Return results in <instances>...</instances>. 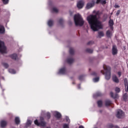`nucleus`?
<instances>
[{
    "label": "nucleus",
    "mask_w": 128,
    "mask_h": 128,
    "mask_svg": "<svg viewBox=\"0 0 128 128\" xmlns=\"http://www.w3.org/2000/svg\"><path fill=\"white\" fill-rule=\"evenodd\" d=\"M100 18V13L96 12L95 15H90L87 17V20L94 32H98V30L102 28V22L98 20Z\"/></svg>",
    "instance_id": "f257e3e1"
},
{
    "label": "nucleus",
    "mask_w": 128,
    "mask_h": 128,
    "mask_svg": "<svg viewBox=\"0 0 128 128\" xmlns=\"http://www.w3.org/2000/svg\"><path fill=\"white\" fill-rule=\"evenodd\" d=\"M74 22L76 26H82L84 24V18L80 14H77L74 16Z\"/></svg>",
    "instance_id": "f03ea898"
},
{
    "label": "nucleus",
    "mask_w": 128,
    "mask_h": 128,
    "mask_svg": "<svg viewBox=\"0 0 128 128\" xmlns=\"http://www.w3.org/2000/svg\"><path fill=\"white\" fill-rule=\"evenodd\" d=\"M103 68L104 71H101V72L103 74H105L106 80H108L110 78V67L106 65H104Z\"/></svg>",
    "instance_id": "7ed1b4c3"
},
{
    "label": "nucleus",
    "mask_w": 128,
    "mask_h": 128,
    "mask_svg": "<svg viewBox=\"0 0 128 128\" xmlns=\"http://www.w3.org/2000/svg\"><path fill=\"white\" fill-rule=\"evenodd\" d=\"M44 120V117H40V122H38V120H35L34 122L36 126H46V123L45 122L42 121Z\"/></svg>",
    "instance_id": "20e7f679"
},
{
    "label": "nucleus",
    "mask_w": 128,
    "mask_h": 128,
    "mask_svg": "<svg viewBox=\"0 0 128 128\" xmlns=\"http://www.w3.org/2000/svg\"><path fill=\"white\" fill-rule=\"evenodd\" d=\"M0 52L6 54V48L4 46V43L0 40Z\"/></svg>",
    "instance_id": "39448f33"
},
{
    "label": "nucleus",
    "mask_w": 128,
    "mask_h": 128,
    "mask_svg": "<svg viewBox=\"0 0 128 128\" xmlns=\"http://www.w3.org/2000/svg\"><path fill=\"white\" fill-rule=\"evenodd\" d=\"M116 116L118 118H124V112L123 110H117Z\"/></svg>",
    "instance_id": "423d86ee"
},
{
    "label": "nucleus",
    "mask_w": 128,
    "mask_h": 128,
    "mask_svg": "<svg viewBox=\"0 0 128 128\" xmlns=\"http://www.w3.org/2000/svg\"><path fill=\"white\" fill-rule=\"evenodd\" d=\"M58 74H66V67H62L60 68Z\"/></svg>",
    "instance_id": "0eeeda50"
},
{
    "label": "nucleus",
    "mask_w": 128,
    "mask_h": 128,
    "mask_svg": "<svg viewBox=\"0 0 128 128\" xmlns=\"http://www.w3.org/2000/svg\"><path fill=\"white\" fill-rule=\"evenodd\" d=\"M54 116H56L57 118H60L62 117V114L60 113V112H56V111H54L52 112Z\"/></svg>",
    "instance_id": "6e6552de"
},
{
    "label": "nucleus",
    "mask_w": 128,
    "mask_h": 128,
    "mask_svg": "<svg viewBox=\"0 0 128 128\" xmlns=\"http://www.w3.org/2000/svg\"><path fill=\"white\" fill-rule=\"evenodd\" d=\"M84 2L83 0L79 1L77 4V6L78 8H82Z\"/></svg>",
    "instance_id": "1a4fd4ad"
},
{
    "label": "nucleus",
    "mask_w": 128,
    "mask_h": 128,
    "mask_svg": "<svg viewBox=\"0 0 128 128\" xmlns=\"http://www.w3.org/2000/svg\"><path fill=\"white\" fill-rule=\"evenodd\" d=\"M113 30H108L106 32V36L108 38H112V36Z\"/></svg>",
    "instance_id": "9d476101"
},
{
    "label": "nucleus",
    "mask_w": 128,
    "mask_h": 128,
    "mask_svg": "<svg viewBox=\"0 0 128 128\" xmlns=\"http://www.w3.org/2000/svg\"><path fill=\"white\" fill-rule=\"evenodd\" d=\"M74 62V60L72 58V56H70L67 58L66 62L69 64H72Z\"/></svg>",
    "instance_id": "9b49d317"
},
{
    "label": "nucleus",
    "mask_w": 128,
    "mask_h": 128,
    "mask_svg": "<svg viewBox=\"0 0 128 128\" xmlns=\"http://www.w3.org/2000/svg\"><path fill=\"white\" fill-rule=\"evenodd\" d=\"M124 84L125 86V91L128 92V79H124Z\"/></svg>",
    "instance_id": "f8f14e48"
},
{
    "label": "nucleus",
    "mask_w": 128,
    "mask_h": 128,
    "mask_svg": "<svg viewBox=\"0 0 128 128\" xmlns=\"http://www.w3.org/2000/svg\"><path fill=\"white\" fill-rule=\"evenodd\" d=\"M112 54L114 56L118 54V49L116 48V46H114L112 48Z\"/></svg>",
    "instance_id": "ddd939ff"
},
{
    "label": "nucleus",
    "mask_w": 128,
    "mask_h": 128,
    "mask_svg": "<svg viewBox=\"0 0 128 128\" xmlns=\"http://www.w3.org/2000/svg\"><path fill=\"white\" fill-rule=\"evenodd\" d=\"M112 80L114 82H116L117 84L119 82L120 80H118V77H116V76L114 75L112 76Z\"/></svg>",
    "instance_id": "4468645a"
},
{
    "label": "nucleus",
    "mask_w": 128,
    "mask_h": 128,
    "mask_svg": "<svg viewBox=\"0 0 128 128\" xmlns=\"http://www.w3.org/2000/svg\"><path fill=\"white\" fill-rule=\"evenodd\" d=\"M109 26L110 28V30H114V27L112 26H114V20H109Z\"/></svg>",
    "instance_id": "2eb2a0df"
},
{
    "label": "nucleus",
    "mask_w": 128,
    "mask_h": 128,
    "mask_svg": "<svg viewBox=\"0 0 128 128\" xmlns=\"http://www.w3.org/2000/svg\"><path fill=\"white\" fill-rule=\"evenodd\" d=\"M44 118L45 120H50V113L48 112L46 113L44 116Z\"/></svg>",
    "instance_id": "dca6fc26"
},
{
    "label": "nucleus",
    "mask_w": 128,
    "mask_h": 128,
    "mask_svg": "<svg viewBox=\"0 0 128 128\" xmlns=\"http://www.w3.org/2000/svg\"><path fill=\"white\" fill-rule=\"evenodd\" d=\"M110 94L113 98H118V94H114V93L112 92H111L110 93Z\"/></svg>",
    "instance_id": "f3484780"
},
{
    "label": "nucleus",
    "mask_w": 128,
    "mask_h": 128,
    "mask_svg": "<svg viewBox=\"0 0 128 128\" xmlns=\"http://www.w3.org/2000/svg\"><path fill=\"white\" fill-rule=\"evenodd\" d=\"M94 6V2L88 3L86 5V8H88V9L91 8H92Z\"/></svg>",
    "instance_id": "a211bd4d"
},
{
    "label": "nucleus",
    "mask_w": 128,
    "mask_h": 128,
    "mask_svg": "<svg viewBox=\"0 0 128 128\" xmlns=\"http://www.w3.org/2000/svg\"><path fill=\"white\" fill-rule=\"evenodd\" d=\"M6 124H7L6 121L2 120L0 122L1 127L4 128V126H6Z\"/></svg>",
    "instance_id": "6ab92c4d"
},
{
    "label": "nucleus",
    "mask_w": 128,
    "mask_h": 128,
    "mask_svg": "<svg viewBox=\"0 0 128 128\" xmlns=\"http://www.w3.org/2000/svg\"><path fill=\"white\" fill-rule=\"evenodd\" d=\"M48 26H54V21L52 20H50L48 22Z\"/></svg>",
    "instance_id": "aec40b11"
},
{
    "label": "nucleus",
    "mask_w": 128,
    "mask_h": 128,
    "mask_svg": "<svg viewBox=\"0 0 128 128\" xmlns=\"http://www.w3.org/2000/svg\"><path fill=\"white\" fill-rule=\"evenodd\" d=\"M0 34H4V27L0 25Z\"/></svg>",
    "instance_id": "412c9836"
},
{
    "label": "nucleus",
    "mask_w": 128,
    "mask_h": 128,
    "mask_svg": "<svg viewBox=\"0 0 128 128\" xmlns=\"http://www.w3.org/2000/svg\"><path fill=\"white\" fill-rule=\"evenodd\" d=\"M104 32H98V38H102V36H104Z\"/></svg>",
    "instance_id": "4be33fe9"
},
{
    "label": "nucleus",
    "mask_w": 128,
    "mask_h": 128,
    "mask_svg": "<svg viewBox=\"0 0 128 128\" xmlns=\"http://www.w3.org/2000/svg\"><path fill=\"white\" fill-rule=\"evenodd\" d=\"M15 122L16 124H20V118L16 117L15 118Z\"/></svg>",
    "instance_id": "5701e85b"
},
{
    "label": "nucleus",
    "mask_w": 128,
    "mask_h": 128,
    "mask_svg": "<svg viewBox=\"0 0 128 128\" xmlns=\"http://www.w3.org/2000/svg\"><path fill=\"white\" fill-rule=\"evenodd\" d=\"M112 102L110 100H106L105 102L106 106H110Z\"/></svg>",
    "instance_id": "b1692460"
},
{
    "label": "nucleus",
    "mask_w": 128,
    "mask_h": 128,
    "mask_svg": "<svg viewBox=\"0 0 128 128\" xmlns=\"http://www.w3.org/2000/svg\"><path fill=\"white\" fill-rule=\"evenodd\" d=\"M10 56L12 60H16V58H18V56L16 54L10 55Z\"/></svg>",
    "instance_id": "393cba45"
},
{
    "label": "nucleus",
    "mask_w": 128,
    "mask_h": 128,
    "mask_svg": "<svg viewBox=\"0 0 128 128\" xmlns=\"http://www.w3.org/2000/svg\"><path fill=\"white\" fill-rule=\"evenodd\" d=\"M30 124H32V121L28 120V122L26 123V128H28Z\"/></svg>",
    "instance_id": "a878e982"
},
{
    "label": "nucleus",
    "mask_w": 128,
    "mask_h": 128,
    "mask_svg": "<svg viewBox=\"0 0 128 128\" xmlns=\"http://www.w3.org/2000/svg\"><path fill=\"white\" fill-rule=\"evenodd\" d=\"M8 72L10 74H16V70H14V69H9L8 70Z\"/></svg>",
    "instance_id": "bb28decb"
},
{
    "label": "nucleus",
    "mask_w": 128,
    "mask_h": 128,
    "mask_svg": "<svg viewBox=\"0 0 128 128\" xmlns=\"http://www.w3.org/2000/svg\"><path fill=\"white\" fill-rule=\"evenodd\" d=\"M98 104V106L99 108H101V106H102V100H98L97 102Z\"/></svg>",
    "instance_id": "cd10ccee"
},
{
    "label": "nucleus",
    "mask_w": 128,
    "mask_h": 128,
    "mask_svg": "<svg viewBox=\"0 0 128 128\" xmlns=\"http://www.w3.org/2000/svg\"><path fill=\"white\" fill-rule=\"evenodd\" d=\"M69 52H70V54L71 55H72L74 54V50L73 48H70Z\"/></svg>",
    "instance_id": "c85d7f7f"
},
{
    "label": "nucleus",
    "mask_w": 128,
    "mask_h": 128,
    "mask_svg": "<svg viewBox=\"0 0 128 128\" xmlns=\"http://www.w3.org/2000/svg\"><path fill=\"white\" fill-rule=\"evenodd\" d=\"M86 52H88V54H92L94 50H92L90 48H87L86 50Z\"/></svg>",
    "instance_id": "c756f323"
},
{
    "label": "nucleus",
    "mask_w": 128,
    "mask_h": 128,
    "mask_svg": "<svg viewBox=\"0 0 128 128\" xmlns=\"http://www.w3.org/2000/svg\"><path fill=\"white\" fill-rule=\"evenodd\" d=\"M128 94L126 93L124 94L123 96V98H124V100H128Z\"/></svg>",
    "instance_id": "7c9ffc66"
},
{
    "label": "nucleus",
    "mask_w": 128,
    "mask_h": 128,
    "mask_svg": "<svg viewBox=\"0 0 128 128\" xmlns=\"http://www.w3.org/2000/svg\"><path fill=\"white\" fill-rule=\"evenodd\" d=\"M100 80V78H95L93 79L94 82H98Z\"/></svg>",
    "instance_id": "2f4dec72"
},
{
    "label": "nucleus",
    "mask_w": 128,
    "mask_h": 128,
    "mask_svg": "<svg viewBox=\"0 0 128 128\" xmlns=\"http://www.w3.org/2000/svg\"><path fill=\"white\" fill-rule=\"evenodd\" d=\"M102 96V93L100 92H98L94 95V96Z\"/></svg>",
    "instance_id": "473e14b6"
},
{
    "label": "nucleus",
    "mask_w": 128,
    "mask_h": 128,
    "mask_svg": "<svg viewBox=\"0 0 128 128\" xmlns=\"http://www.w3.org/2000/svg\"><path fill=\"white\" fill-rule=\"evenodd\" d=\"M63 128H70V124H63Z\"/></svg>",
    "instance_id": "72a5a7b5"
},
{
    "label": "nucleus",
    "mask_w": 128,
    "mask_h": 128,
    "mask_svg": "<svg viewBox=\"0 0 128 128\" xmlns=\"http://www.w3.org/2000/svg\"><path fill=\"white\" fill-rule=\"evenodd\" d=\"M2 65L4 66V68H8V64H6V62H3L2 63Z\"/></svg>",
    "instance_id": "f704fd0d"
},
{
    "label": "nucleus",
    "mask_w": 128,
    "mask_h": 128,
    "mask_svg": "<svg viewBox=\"0 0 128 128\" xmlns=\"http://www.w3.org/2000/svg\"><path fill=\"white\" fill-rule=\"evenodd\" d=\"M52 12H58V10L56 8H52Z\"/></svg>",
    "instance_id": "c9c22d12"
},
{
    "label": "nucleus",
    "mask_w": 128,
    "mask_h": 128,
    "mask_svg": "<svg viewBox=\"0 0 128 128\" xmlns=\"http://www.w3.org/2000/svg\"><path fill=\"white\" fill-rule=\"evenodd\" d=\"M115 92H120V89L118 87H116L115 89Z\"/></svg>",
    "instance_id": "e433bc0d"
},
{
    "label": "nucleus",
    "mask_w": 128,
    "mask_h": 128,
    "mask_svg": "<svg viewBox=\"0 0 128 128\" xmlns=\"http://www.w3.org/2000/svg\"><path fill=\"white\" fill-rule=\"evenodd\" d=\"M66 122H68V124H70V118H68V116H66Z\"/></svg>",
    "instance_id": "4c0bfd02"
},
{
    "label": "nucleus",
    "mask_w": 128,
    "mask_h": 128,
    "mask_svg": "<svg viewBox=\"0 0 128 128\" xmlns=\"http://www.w3.org/2000/svg\"><path fill=\"white\" fill-rule=\"evenodd\" d=\"M4 4H8V0H2Z\"/></svg>",
    "instance_id": "58836bf2"
},
{
    "label": "nucleus",
    "mask_w": 128,
    "mask_h": 128,
    "mask_svg": "<svg viewBox=\"0 0 128 128\" xmlns=\"http://www.w3.org/2000/svg\"><path fill=\"white\" fill-rule=\"evenodd\" d=\"M78 78L80 80H84V76L82 75L80 76Z\"/></svg>",
    "instance_id": "ea45409f"
},
{
    "label": "nucleus",
    "mask_w": 128,
    "mask_h": 128,
    "mask_svg": "<svg viewBox=\"0 0 128 128\" xmlns=\"http://www.w3.org/2000/svg\"><path fill=\"white\" fill-rule=\"evenodd\" d=\"M62 22H64V20L62 18L60 19V20H59V24H62Z\"/></svg>",
    "instance_id": "a19ab883"
},
{
    "label": "nucleus",
    "mask_w": 128,
    "mask_h": 128,
    "mask_svg": "<svg viewBox=\"0 0 128 128\" xmlns=\"http://www.w3.org/2000/svg\"><path fill=\"white\" fill-rule=\"evenodd\" d=\"M120 14V10H118L116 13V16H118V14Z\"/></svg>",
    "instance_id": "79ce46f5"
},
{
    "label": "nucleus",
    "mask_w": 128,
    "mask_h": 128,
    "mask_svg": "<svg viewBox=\"0 0 128 128\" xmlns=\"http://www.w3.org/2000/svg\"><path fill=\"white\" fill-rule=\"evenodd\" d=\"M102 2V4H106V0H102V2Z\"/></svg>",
    "instance_id": "37998d69"
},
{
    "label": "nucleus",
    "mask_w": 128,
    "mask_h": 128,
    "mask_svg": "<svg viewBox=\"0 0 128 128\" xmlns=\"http://www.w3.org/2000/svg\"><path fill=\"white\" fill-rule=\"evenodd\" d=\"M94 43V42L92 41H90L88 43V44H92Z\"/></svg>",
    "instance_id": "c03bdc74"
},
{
    "label": "nucleus",
    "mask_w": 128,
    "mask_h": 128,
    "mask_svg": "<svg viewBox=\"0 0 128 128\" xmlns=\"http://www.w3.org/2000/svg\"><path fill=\"white\" fill-rule=\"evenodd\" d=\"M118 74L119 76V77H120V76H122V72H118Z\"/></svg>",
    "instance_id": "a18cd8bd"
},
{
    "label": "nucleus",
    "mask_w": 128,
    "mask_h": 128,
    "mask_svg": "<svg viewBox=\"0 0 128 128\" xmlns=\"http://www.w3.org/2000/svg\"><path fill=\"white\" fill-rule=\"evenodd\" d=\"M92 76H96V72H93L92 74Z\"/></svg>",
    "instance_id": "49530a36"
},
{
    "label": "nucleus",
    "mask_w": 128,
    "mask_h": 128,
    "mask_svg": "<svg viewBox=\"0 0 128 128\" xmlns=\"http://www.w3.org/2000/svg\"><path fill=\"white\" fill-rule=\"evenodd\" d=\"M114 8H120V6L118 5V4H115L114 6Z\"/></svg>",
    "instance_id": "de8ad7c7"
},
{
    "label": "nucleus",
    "mask_w": 128,
    "mask_h": 128,
    "mask_svg": "<svg viewBox=\"0 0 128 128\" xmlns=\"http://www.w3.org/2000/svg\"><path fill=\"white\" fill-rule=\"evenodd\" d=\"M114 128V125L111 124L110 125L109 128Z\"/></svg>",
    "instance_id": "09e8293b"
},
{
    "label": "nucleus",
    "mask_w": 128,
    "mask_h": 128,
    "mask_svg": "<svg viewBox=\"0 0 128 128\" xmlns=\"http://www.w3.org/2000/svg\"><path fill=\"white\" fill-rule=\"evenodd\" d=\"M78 88H80V84H78Z\"/></svg>",
    "instance_id": "8fccbe9b"
},
{
    "label": "nucleus",
    "mask_w": 128,
    "mask_h": 128,
    "mask_svg": "<svg viewBox=\"0 0 128 128\" xmlns=\"http://www.w3.org/2000/svg\"><path fill=\"white\" fill-rule=\"evenodd\" d=\"M78 128H84L82 126H80Z\"/></svg>",
    "instance_id": "3c124183"
},
{
    "label": "nucleus",
    "mask_w": 128,
    "mask_h": 128,
    "mask_svg": "<svg viewBox=\"0 0 128 128\" xmlns=\"http://www.w3.org/2000/svg\"><path fill=\"white\" fill-rule=\"evenodd\" d=\"M100 2V0H97L96 3L98 4Z\"/></svg>",
    "instance_id": "603ef678"
},
{
    "label": "nucleus",
    "mask_w": 128,
    "mask_h": 128,
    "mask_svg": "<svg viewBox=\"0 0 128 128\" xmlns=\"http://www.w3.org/2000/svg\"><path fill=\"white\" fill-rule=\"evenodd\" d=\"M114 128H120V127L118 126H115Z\"/></svg>",
    "instance_id": "864d4df0"
},
{
    "label": "nucleus",
    "mask_w": 128,
    "mask_h": 128,
    "mask_svg": "<svg viewBox=\"0 0 128 128\" xmlns=\"http://www.w3.org/2000/svg\"><path fill=\"white\" fill-rule=\"evenodd\" d=\"M2 80H4V77H2Z\"/></svg>",
    "instance_id": "5fc2aeb1"
},
{
    "label": "nucleus",
    "mask_w": 128,
    "mask_h": 128,
    "mask_svg": "<svg viewBox=\"0 0 128 128\" xmlns=\"http://www.w3.org/2000/svg\"><path fill=\"white\" fill-rule=\"evenodd\" d=\"M100 112H102V110H100Z\"/></svg>",
    "instance_id": "6e6d98bb"
},
{
    "label": "nucleus",
    "mask_w": 128,
    "mask_h": 128,
    "mask_svg": "<svg viewBox=\"0 0 128 128\" xmlns=\"http://www.w3.org/2000/svg\"><path fill=\"white\" fill-rule=\"evenodd\" d=\"M124 50H126V47H124Z\"/></svg>",
    "instance_id": "4d7b16f0"
},
{
    "label": "nucleus",
    "mask_w": 128,
    "mask_h": 128,
    "mask_svg": "<svg viewBox=\"0 0 128 128\" xmlns=\"http://www.w3.org/2000/svg\"><path fill=\"white\" fill-rule=\"evenodd\" d=\"M127 66H128V64H127Z\"/></svg>",
    "instance_id": "13d9d810"
},
{
    "label": "nucleus",
    "mask_w": 128,
    "mask_h": 128,
    "mask_svg": "<svg viewBox=\"0 0 128 128\" xmlns=\"http://www.w3.org/2000/svg\"><path fill=\"white\" fill-rule=\"evenodd\" d=\"M96 11H94V12H95Z\"/></svg>",
    "instance_id": "bf43d9fd"
}]
</instances>
